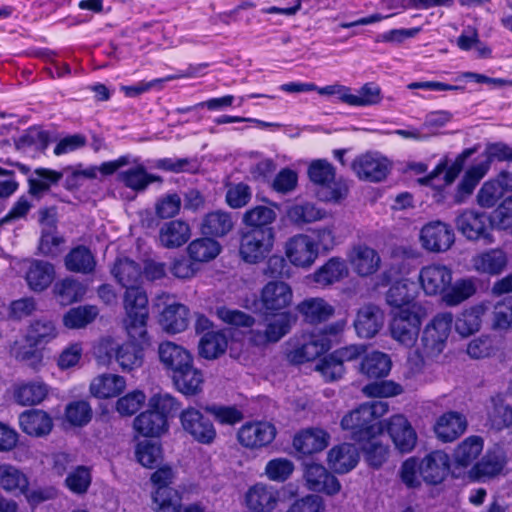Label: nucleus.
I'll return each mask as SVG.
<instances>
[{"label": "nucleus", "mask_w": 512, "mask_h": 512, "mask_svg": "<svg viewBox=\"0 0 512 512\" xmlns=\"http://www.w3.org/2000/svg\"><path fill=\"white\" fill-rule=\"evenodd\" d=\"M52 222H54V220ZM64 242L65 239L58 235L56 225L52 223L51 227L42 230L38 243V251L43 256L55 258L61 253V246Z\"/></svg>", "instance_id": "0e129e2a"}, {"label": "nucleus", "mask_w": 512, "mask_h": 512, "mask_svg": "<svg viewBox=\"0 0 512 512\" xmlns=\"http://www.w3.org/2000/svg\"><path fill=\"white\" fill-rule=\"evenodd\" d=\"M304 477L310 490L334 495L341 489L338 479L317 463H306Z\"/></svg>", "instance_id": "a211bd4d"}, {"label": "nucleus", "mask_w": 512, "mask_h": 512, "mask_svg": "<svg viewBox=\"0 0 512 512\" xmlns=\"http://www.w3.org/2000/svg\"><path fill=\"white\" fill-rule=\"evenodd\" d=\"M449 470V455L440 450L430 452L420 462V476L425 483L430 485L441 483L448 475Z\"/></svg>", "instance_id": "f3484780"}, {"label": "nucleus", "mask_w": 512, "mask_h": 512, "mask_svg": "<svg viewBox=\"0 0 512 512\" xmlns=\"http://www.w3.org/2000/svg\"><path fill=\"white\" fill-rule=\"evenodd\" d=\"M381 100V88L373 82L364 84L360 89L356 91V93H353L352 89H350V106H371L380 103Z\"/></svg>", "instance_id": "338daca9"}, {"label": "nucleus", "mask_w": 512, "mask_h": 512, "mask_svg": "<svg viewBox=\"0 0 512 512\" xmlns=\"http://www.w3.org/2000/svg\"><path fill=\"white\" fill-rule=\"evenodd\" d=\"M476 293V285L472 279H458L442 294V301L447 306H456L470 298Z\"/></svg>", "instance_id": "13d9d810"}, {"label": "nucleus", "mask_w": 512, "mask_h": 512, "mask_svg": "<svg viewBox=\"0 0 512 512\" xmlns=\"http://www.w3.org/2000/svg\"><path fill=\"white\" fill-rule=\"evenodd\" d=\"M147 320L144 319L143 329L144 334H142L140 329H136L137 333L134 335L130 333V317L127 316L125 319V327L129 336V341L119 346L116 350V361L120 365L123 371H131L136 368H139L143 363V349L144 346L149 344V337L147 332Z\"/></svg>", "instance_id": "0eeeda50"}, {"label": "nucleus", "mask_w": 512, "mask_h": 512, "mask_svg": "<svg viewBox=\"0 0 512 512\" xmlns=\"http://www.w3.org/2000/svg\"><path fill=\"white\" fill-rule=\"evenodd\" d=\"M159 322L168 333H180L188 327L189 309L180 303L166 304Z\"/></svg>", "instance_id": "c9c22d12"}, {"label": "nucleus", "mask_w": 512, "mask_h": 512, "mask_svg": "<svg viewBox=\"0 0 512 512\" xmlns=\"http://www.w3.org/2000/svg\"><path fill=\"white\" fill-rule=\"evenodd\" d=\"M419 281L427 295L443 294L452 283V271L442 264H430L421 268Z\"/></svg>", "instance_id": "2eb2a0df"}, {"label": "nucleus", "mask_w": 512, "mask_h": 512, "mask_svg": "<svg viewBox=\"0 0 512 512\" xmlns=\"http://www.w3.org/2000/svg\"><path fill=\"white\" fill-rule=\"evenodd\" d=\"M98 315L96 306L85 305L71 308L63 316V324L69 329H79L87 326Z\"/></svg>", "instance_id": "680f3d73"}, {"label": "nucleus", "mask_w": 512, "mask_h": 512, "mask_svg": "<svg viewBox=\"0 0 512 512\" xmlns=\"http://www.w3.org/2000/svg\"><path fill=\"white\" fill-rule=\"evenodd\" d=\"M158 354L169 376L193 362V357L187 349L170 341L159 345Z\"/></svg>", "instance_id": "393cba45"}, {"label": "nucleus", "mask_w": 512, "mask_h": 512, "mask_svg": "<svg viewBox=\"0 0 512 512\" xmlns=\"http://www.w3.org/2000/svg\"><path fill=\"white\" fill-rule=\"evenodd\" d=\"M387 411L388 405L382 401L362 404L342 418L341 427L351 431L353 440L379 436L385 429L380 417Z\"/></svg>", "instance_id": "f03ea898"}, {"label": "nucleus", "mask_w": 512, "mask_h": 512, "mask_svg": "<svg viewBox=\"0 0 512 512\" xmlns=\"http://www.w3.org/2000/svg\"><path fill=\"white\" fill-rule=\"evenodd\" d=\"M395 448L400 453H410L417 444V433L408 419L400 414L391 416L385 422V429Z\"/></svg>", "instance_id": "f8f14e48"}, {"label": "nucleus", "mask_w": 512, "mask_h": 512, "mask_svg": "<svg viewBox=\"0 0 512 512\" xmlns=\"http://www.w3.org/2000/svg\"><path fill=\"white\" fill-rule=\"evenodd\" d=\"M277 214L271 207L265 205L254 206L242 215V224L245 229H274Z\"/></svg>", "instance_id": "a18cd8bd"}, {"label": "nucleus", "mask_w": 512, "mask_h": 512, "mask_svg": "<svg viewBox=\"0 0 512 512\" xmlns=\"http://www.w3.org/2000/svg\"><path fill=\"white\" fill-rule=\"evenodd\" d=\"M221 250V244L208 236L193 240L187 247L190 260L198 263H205L215 259Z\"/></svg>", "instance_id": "79ce46f5"}, {"label": "nucleus", "mask_w": 512, "mask_h": 512, "mask_svg": "<svg viewBox=\"0 0 512 512\" xmlns=\"http://www.w3.org/2000/svg\"><path fill=\"white\" fill-rule=\"evenodd\" d=\"M294 318L288 312L280 313L268 320L263 331L253 329L250 331V341L256 346L278 342L291 329Z\"/></svg>", "instance_id": "4468645a"}, {"label": "nucleus", "mask_w": 512, "mask_h": 512, "mask_svg": "<svg viewBox=\"0 0 512 512\" xmlns=\"http://www.w3.org/2000/svg\"><path fill=\"white\" fill-rule=\"evenodd\" d=\"M359 180L377 183L386 179L391 165L389 160L377 152L360 154L350 164Z\"/></svg>", "instance_id": "9d476101"}, {"label": "nucleus", "mask_w": 512, "mask_h": 512, "mask_svg": "<svg viewBox=\"0 0 512 512\" xmlns=\"http://www.w3.org/2000/svg\"><path fill=\"white\" fill-rule=\"evenodd\" d=\"M453 323L451 312L436 314L425 326L418 351L423 357L433 358L441 354L446 347Z\"/></svg>", "instance_id": "39448f33"}, {"label": "nucleus", "mask_w": 512, "mask_h": 512, "mask_svg": "<svg viewBox=\"0 0 512 512\" xmlns=\"http://www.w3.org/2000/svg\"><path fill=\"white\" fill-rule=\"evenodd\" d=\"M292 297V289L285 282H268L261 292L263 307L269 311H278L288 307L292 302Z\"/></svg>", "instance_id": "a878e982"}, {"label": "nucleus", "mask_w": 512, "mask_h": 512, "mask_svg": "<svg viewBox=\"0 0 512 512\" xmlns=\"http://www.w3.org/2000/svg\"><path fill=\"white\" fill-rule=\"evenodd\" d=\"M235 226V221L230 212L215 210L204 215L200 224L202 235L212 239L227 236Z\"/></svg>", "instance_id": "5701e85b"}, {"label": "nucleus", "mask_w": 512, "mask_h": 512, "mask_svg": "<svg viewBox=\"0 0 512 512\" xmlns=\"http://www.w3.org/2000/svg\"><path fill=\"white\" fill-rule=\"evenodd\" d=\"M48 394V386L43 382L31 381L16 384L13 397L17 404L32 406L41 403Z\"/></svg>", "instance_id": "58836bf2"}, {"label": "nucleus", "mask_w": 512, "mask_h": 512, "mask_svg": "<svg viewBox=\"0 0 512 512\" xmlns=\"http://www.w3.org/2000/svg\"><path fill=\"white\" fill-rule=\"evenodd\" d=\"M69 168L53 170L50 168H36L28 177V193L35 199H41L48 194L53 186H56Z\"/></svg>", "instance_id": "6ab92c4d"}, {"label": "nucleus", "mask_w": 512, "mask_h": 512, "mask_svg": "<svg viewBox=\"0 0 512 512\" xmlns=\"http://www.w3.org/2000/svg\"><path fill=\"white\" fill-rule=\"evenodd\" d=\"M349 262L357 275L367 277L378 271L381 258L375 249L367 245H358L352 249Z\"/></svg>", "instance_id": "4be33fe9"}, {"label": "nucleus", "mask_w": 512, "mask_h": 512, "mask_svg": "<svg viewBox=\"0 0 512 512\" xmlns=\"http://www.w3.org/2000/svg\"><path fill=\"white\" fill-rule=\"evenodd\" d=\"M180 422L183 430L199 444L211 445L217 438L213 422L196 408L189 407L183 410Z\"/></svg>", "instance_id": "1a4fd4ad"}, {"label": "nucleus", "mask_w": 512, "mask_h": 512, "mask_svg": "<svg viewBox=\"0 0 512 512\" xmlns=\"http://www.w3.org/2000/svg\"><path fill=\"white\" fill-rule=\"evenodd\" d=\"M278 500L277 490L262 483L250 487L245 495L246 506L250 512H271Z\"/></svg>", "instance_id": "412c9836"}, {"label": "nucleus", "mask_w": 512, "mask_h": 512, "mask_svg": "<svg viewBox=\"0 0 512 512\" xmlns=\"http://www.w3.org/2000/svg\"><path fill=\"white\" fill-rule=\"evenodd\" d=\"M152 498L156 512H177L182 505L181 494L172 487H159Z\"/></svg>", "instance_id": "052dcab7"}, {"label": "nucleus", "mask_w": 512, "mask_h": 512, "mask_svg": "<svg viewBox=\"0 0 512 512\" xmlns=\"http://www.w3.org/2000/svg\"><path fill=\"white\" fill-rule=\"evenodd\" d=\"M484 168L477 163L472 165L464 174L463 178L457 185L454 194V202L457 204L464 203L474 192L476 186L485 177Z\"/></svg>", "instance_id": "6e6d98bb"}, {"label": "nucleus", "mask_w": 512, "mask_h": 512, "mask_svg": "<svg viewBox=\"0 0 512 512\" xmlns=\"http://www.w3.org/2000/svg\"><path fill=\"white\" fill-rule=\"evenodd\" d=\"M483 439L480 436H469L454 450L453 458L457 466L468 467L478 458L483 450Z\"/></svg>", "instance_id": "09e8293b"}, {"label": "nucleus", "mask_w": 512, "mask_h": 512, "mask_svg": "<svg viewBox=\"0 0 512 512\" xmlns=\"http://www.w3.org/2000/svg\"><path fill=\"white\" fill-rule=\"evenodd\" d=\"M505 189L497 179L486 181L477 193V203L483 208H492L504 196Z\"/></svg>", "instance_id": "774afa93"}, {"label": "nucleus", "mask_w": 512, "mask_h": 512, "mask_svg": "<svg viewBox=\"0 0 512 512\" xmlns=\"http://www.w3.org/2000/svg\"><path fill=\"white\" fill-rule=\"evenodd\" d=\"M112 274L119 284L126 288L124 295V308L126 315L130 317V333L136 334L140 329L144 334L143 322L148 318V298L138 284L142 279V267L139 263L129 258L117 259Z\"/></svg>", "instance_id": "f257e3e1"}, {"label": "nucleus", "mask_w": 512, "mask_h": 512, "mask_svg": "<svg viewBox=\"0 0 512 512\" xmlns=\"http://www.w3.org/2000/svg\"><path fill=\"white\" fill-rule=\"evenodd\" d=\"M303 320L309 324H320L328 321L335 313V308L320 297L306 298L296 307Z\"/></svg>", "instance_id": "bb28decb"}, {"label": "nucleus", "mask_w": 512, "mask_h": 512, "mask_svg": "<svg viewBox=\"0 0 512 512\" xmlns=\"http://www.w3.org/2000/svg\"><path fill=\"white\" fill-rule=\"evenodd\" d=\"M458 231L468 240H485L487 243L493 242L491 230L493 228L490 215L485 212L474 209H467L460 213L456 220Z\"/></svg>", "instance_id": "6e6552de"}, {"label": "nucleus", "mask_w": 512, "mask_h": 512, "mask_svg": "<svg viewBox=\"0 0 512 512\" xmlns=\"http://www.w3.org/2000/svg\"><path fill=\"white\" fill-rule=\"evenodd\" d=\"M191 236L188 223L182 220H171L162 225L159 240L166 248H178L185 244Z\"/></svg>", "instance_id": "e433bc0d"}, {"label": "nucleus", "mask_w": 512, "mask_h": 512, "mask_svg": "<svg viewBox=\"0 0 512 512\" xmlns=\"http://www.w3.org/2000/svg\"><path fill=\"white\" fill-rule=\"evenodd\" d=\"M55 278V268L50 262L33 259L29 262L25 279L29 288L35 292L47 289Z\"/></svg>", "instance_id": "2f4dec72"}, {"label": "nucleus", "mask_w": 512, "mask_h": 512, "mask_svg": "<svg viewBox=\"0 0 512 512\" xmlns=\"http://www.w3.org/2000/svg\"><path fill=\"white\" fill-rule=\"evenodd\" d=\"M362 443V451L365 461L373 468H380L388 459L389 447L381 443L378 436H371L361 440H355Z\"/></svg>", "instance_id": "864d4df0"}, {"label": "nucleus", "mask_w": 512, "mask_h": 512, "mask_svg": "<svg viewBox=\"0 0 512 512\" xmlns=\"http://www.w3.org/2000/svg\"><path fill=\"white\" fill-rule=\"evenodd\" d=\"M506 464V458L502 451H489L477 462L472 470V476L477 480H485L498 475Z\"/></svg>", "instance_id": "ea45409f"}, {"label": "nucleus", "mask_w": 512, "mask_h": 512, "mask_svg": "<svg viewBox=\"0 0 512 512\" xmlns=\"http://www.w3.org/2000/svg\"><path fill=\"white\" fill-rule=\"evenodd\" d=\"M19 424L24 433L42 437L48 435L53 428L51 416L40 409H30L19 415Z\"/></svg>", "instance_id": "c756f323"}, {"label": "nucleus", "mask_w": 512, "mask_h": 512, "mask_svg": "<svg viewBox=\"0 0 512 512\" xmlns=\"http://www.w3.org/2000/svg\"><path fill=\"white\" fill-rule=\"evenodd\" d=\"M492 407L487 412V425L500 432L512 425V406L500 398H491Z\"/></svg>", "instance_id": "3c124183"}, {"label": "nucleus", "mask_w": 512, "mask_h": 512, "mask_svg": "<svg viewBox=\"0 0 512 512\" xmlns=\"http://www.w3.org/2000/svg\"><path fill=\"white\" fill-rule=\"evenodd\" d=\"M454 231L451 226L433 221L426 224L420 232L422 246L431 252L447 251L454 243Z\"/></svg>", "instance_id": "ddd939ff"}, {"label": "nucleus", "mask_w": 512, "mask_h": 512, "mask_svg": "<svg viewBox=\"0 0 512 512\" xmlns=\"http://www.w3.org/2000/svg\"><path fill=\"white\" fill-rule=\"evenodd\" d=\"M512 162V147L504 142L488 143L477 164L487 174L494 162Z\"/></svg>", "instance_id": "bf43d9fd"}, {"label": "nucleus", "mask_w": 512, "mask_h": 512, "mask_svg": "<svg viewBox=\"0 0 512 512\" xmlns=\"http://www.w3.org/2000/svg\"><path fill=\"white\" fill-rule=\"evenodd\" d=\"M29 480L25 473L11 464L0 465V487L7 492L25 493Z\"/></svg>", "instance_id": "8fccbe9b"}, {"label": "nucleus", "mask_w": 512, "mask_h": 512, "mask_svg": "<svg viewBox=\"0 0 512 512\" xmlns=\"http://www.w3.org/2000/svg\"><path fill=\"white\" fill-rule=\"evenodd\" d=\"M207 67H208L207 63H201V64H197V65L191 64L188 66V68L185 71L180 72L178 74L168 75L165 78L155 79V80H152V81L146 82V83L140 82L136 85L123 86L121 89L124 91V93L127 97H137V96L149 91L152 87H154V85L156 83L172 81V80L180 79V78L195 77V76L199 75L201 73V71Z\"/></svg>", "instance_id": "c03bdc74"}, {"label": "nucleus", "mask_w": 512, "mask_h": 512, "mask_svg": "<svg viewBox=\"0 0 512 512\" xmlns=\"http://www.w3.org/2000/svg\"><path fill=\"white\" fill-rule=\"evenodd\" d=\"M328 465L338 474L351 471L359 461V453L353 444L343 443L333 447L328 453Z\"/></svg>", "instance_id": "72a5a7b5"}, {"label": "nucleus", "mask_w": 512, "mask_h": 512, "mask_svg": "<svg viewBox=\"0 0 512 512\" xmlns=\"http://www.w3.org/2000/svg\"><path fill=\"white\" fill-rule=\"evenodd\" d=\"M119 180L133 191H144L151 183L162 182L161 176L149 174L143 165H138L118 174Z\"/></svg>", "instance_id": "37998d69"}, {"label": "nucleus", "mask_w": 512, "mask_h": 512, "mask_svg": "<svg viewBox=\"0 0 512 512\" xmlns=\"http://www.w3.org/2000/svg\"><path fill=\"white\" fill-rule=\"evenodd\" d=\"M412 286L413 283L402 281L394 283L386 292L387 304L394 307L396 309L395 311H400L401 309L412 306H421L414 301L415 295L410 291Z\"/></svg>", "instance_id": "5fc2aeb1"}, {"label": "nucleus", "mask_w": 512, "mask_h": 512, "mask_svg": "<svg viewBox=\"0 0 512 512\" xmlns=\"http://www.w3.org/2000/svg\"><path fill=\"white\" fill-rule=\"evenodd\" d=\"M331 344L332 341L328 337L312 335L308 341L288 354L289 360L294 364L313 361L325 354L331 348Z\"/></svg>", "instance_id": "473e14b6"}, {"label": "nucleus", "mask_w": 512, "mask_h": 512, "mask_svg": "<svg viewBox=\"0 0 512 512\" xmlns=\"http://www.w3.org/2000/svg\"><path fill=\"white\" fill-rule=\"evenodd\" d=\"M50 143V135L47 131L36 127H30L16 140L18 149L33 148L43 152Z\"/></svg>", "instance_id": "69168bd1"}, {"label": "nucleus", "mask_w": 512, "mask_h": 512, "mask_svg": "<svg viewBox=\"0 0 512 512\" xmlns=\"http://www.w3.org/2000/svg\"><path fill=\"white\" fill-rule=\"evenodd\" d=\"M58 332L51 320H37L29 326L25 341L32 346H41L56 338Z\"/></svg>", "instance_id": "4d7b16f0"}, {"label": "nucleus", "mask_w": 512, "mask_h": 512, "mask_svg": "<svg viewBox=\"0 0 512 512\" xmlns=\"http://www.w3.org/2000/svg\"><path fill=\"white\" fill-rule=\"evenodd\" d=\"M384 324V313L376 305L367 304L361 307L354 320V327L359 337L370 339L381 330Z\"/></svg>", "instance_id": "aec40b11"}, {"label": "nucleus", "mask_w": 512, "mask_h": 512, "mask_svg": "<svg viewBox=\"0 0 512 512\" xmlns=\"http://www.w3.org/2000/svg\"><path fill=\"white\" fill-rule=\"evenodd\" d=\"M54 292L63 305H69L77 302L85 295V287L77 280L72 278H65L56 283Z\"/></svg>", "instance_id": "e2e57ef3"}, {"label": "nucleus", "mask_w": 512, "mask_h": 512, "mask_svg": "<svg viewBox=\"0 0 512 512\" xmlns=\"http://www.w3.org/2000/svg\"><path fill=\"white\" fill-rule=\"evenodd\" d=\"M359 370L368 378H383L391 370V359L383 352L373 351L362 359Z\"/></svg>", "instance_id": "de8ad7c7"}, {"label": "nucleus", "mask_w": 512, "mask_h": 512, "mask_svg": "<svg viewBox=\"0 0 512 512\" xmlns=\"http://www.w3.org/2000/svg\"><path fill=\"white\" fill-rule=\"evenodd\" d=\"M285 254L297 267H310L318 257L316 241L305 234H297L286 242Z\"/></svg>", "instance_id": "9b49d317"}, {"label": "nucleus", "mask_w": 512, "mask_h": 512, "mask_svg": "<svg viewBox=\"0 0 512 512\" xmlns=\"http://www.w3.org/2000/svg\"><path fill=\"white\" fill-rule=\"evenodd\" d=\"M126 381L116 374H103L96 377L90 384V392L97 398L116 397L123 392Z\"/></svg>", "instance_id": "a19ab883"}, {"label": "nucleus", "mask_w": 512, "mask_h": 512, "mask_svg": "<svg viewBox=\"0 0 512 512\" xmlns=\"http://www.w3.org/2000/svg\"><path fill=\"white\" fill-rule=\"evenodd\" d=\"M310 180L319 186L317 195L326 202H340L347 196L348 187L342 180H336L335 167L326 159L312 161L308 168Z\"/></svg>", "instance_id": "7ed1b4c3"}, {"label": "nucleus", "mask_w": 512, "mask_h": 512, "mask_svg": "<svg viewBox=\"0 0 512 512\" xmlns=\"http://www.w3.org/2000/svg\"><path fill=\"white\" fill-rule=\"evenodd\" d=\"M134 429L146 437H159L168 428V421L152 408L139 414L133 423Z\"/></svg>", "instance_id": "4c0bfd02"}, {"label": "nucleus", "mask_w": 512, "mask_h": 512, "mask_svg": "<svg viewBox=\"0 0 512 512\" xmlns=\"http://www.w3.org/2000/svg\"><path fill=\"white\" fill-rule=\"evenodd\" d=\"M64 265L70 272L89 275L94 273L97 261L90 248L85 245H78L65 256Z\"/></svg>", "instance_id": "f704fd0d"}, {"label": "nucleus", "mask_w": 512, "mask_h": 512, "mask_svg": "<svg viewBox=\"0 0 512 512\" xmlns=\"http://www.w3.org/2000/svg\"><path fill=\"white\" fill-rule=\"evenodd\" d=\"M227 338L222 331H208L199 341V355L205 359H216L227 349Z\"/></svg>", "instance_id": "603ef678"}, {"label": "nucleus", "mask_w": 512, "mask_h": 512, "mask_svg": "<svg viewBox=\"0 0 512 512\" xmlns=\"http://www.w3.org/2000/svg\"><path fill=\"white\" fill-rule=\"evenodd\" d=\"M170 377L177 390L184 395L194 396L202 390L203 373L193 362L174 372Z\"/></svg>", "instance_id": "7c9ffc66"}, {"label": "nucleus", "mask_w": 512, "mask_h": 512, "mask_svg": "<svg viewBox=\"0 0 512 512\" xmlns=\"http://www.w3.org/2000/svg\"><path fill=\"white\" fill-rule=\"evenodd\" d=\"M275 229H245L240 231L239 256L248 264H258L272 252Z\"/></svg>", "instance_id": "20e7f679"}, {"label": "nucleus", "mask_w": 512, "mask_h": 512, "mask_svg": "<svg viewBox=\"0 0 512 512\" xmlns=\"http://www.w3.org/2000/svg\"><path fill=\"white\" fill-rule=\"evenodd\" d=\"M329 434L317 428L303 430L295 435L293 447L302 455H311L324 450L329 443Z\"/></svg>", "instance_id": "cd10ccee"}, {"label": "nucleus", "mask_w": 512, "mask_h": 512, "mask_svg": "<svg viewBox=\"0 0 512 512\" xmlns=\"http://www.w3.org/2000/svg\"><path fill=\"white\" fill-rule=\"evenodd\" d=\"M239 442L248 448H260L270 444L276 436V428L265 421L248 422L238 431Z\"/></svg>", "instance_id": "dca6fc26"}, {"label": "nucleus", "mask_w": 512, "mask_h": 512, "mask_svg": "<svg viewBox=\"0 0 512 512\" xmlns=\"http://www.w3.org/2000/svg\"><path fill=\"white\" fill-rule=\"evenodd\" d=\"M422 306H412L393 312L390 333L394 340L406 347L417 341L422 322Z\"/></svg>", "instance_id": "423d86ee"}, {"label": "nucleus", "mask_w": 512, "mask_h": 512, "mask_svg": "<svg viewBox=\"0 0 512 512\" xmlns=\"http://www.w3.org/2000/svg\"><path fill=\"white\" fill-rule=\"evenodd\" d=\"M466 428V417L456 411L444 413L434 425V431L442 442H453L466 431Z\"/></svg>", "instance_id": "b1692460"}, {"label": "nucleus", "mask_w": 512, "mask_h": 512, "mask_svg": "<svg viewBox=\"0 0 512 512\" xmlns=\"http://www.w3.org/2000/svg\"><path fill=\"white\" fill-rule=\"evenodd\" d=\"M472 264L476 271L495 276L501 274L506 269L508 255L501 248H492L474 256Z\"/></svg>", "instance_id": "c85d7f7f"}, {"label": "nucleus", "mask_w": 512, "mask_h": 512, "mask_svg": "<svg viewBox=\"0 0 512 512\" xmlns=\"http://www.w3.org/2000/svg\"><path fill=\"white\" fill-rule=\"evenodd\" d=\"M348 275V268L341 258L333 257L314 273V281L322 286L339 282Z\"/></svg>", "instance_id": "49530a36"}]
</instances>
